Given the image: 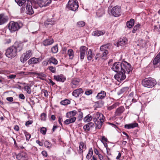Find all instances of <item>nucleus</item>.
Segmentation results:
<instances>
[{
  "mask_svg": "<svg viewBox=\"0 0 160 160\" xmlns=\"http://www.w3.org/2000/svg\"><path fill=\"white\" fill-rule=\"evenodd\" d=\"M111 69L115 72H118L114 75V77L120 82L125 79L126 73L129 74L132 70L130 64L125 61L115 62L113 64Z\"/></svg>",
  "mask_w": 160,
  "mask_h": 160,
  "instance_id": "1",
  "label": "nucleus"
},
{
  "mask_svg": "<svg viewBox=\"0 0 160 160\" xmlns=\"http://www.w3.org/2000/svg\"><path fill=\"white\" fill-rule=\"evenodd\" d=\"M105 118L103 115L98 112L93 114V121L96 125V129H100L104 121Z\"/></svg>",
  "mask_w": 160,
  "mask_h": 160,
  "instance_id": "2",
  "label": "nucleus"
},
{
  "mask_svg": "<svg viewBox=\"0 0 160 160\" xmlns=\"http://www.w3.org/2000/svg\"><path fill=\"white\" fill-rule=\"evenodd\" d=\"M77 112V111L76 110L68 112L66 114V117L69 118L64 121V123L68 125L71 123H74L76 119V118L74 116L76 115Z\"/></svg>",
  "mask_w": 160,
  "mask_h": 160,
  "instance_id": "3",
  "label": "nucleus"
},
{
  "mask_svg": "<svg viewBox=\"0 0 160 160\" xmlns=\"http://www.w3.org/2000/svg\"><path fill=\"white\" fill-rule=\"evenodd\" d=\"M157 84L155 79L151 78H146L142 81V85L145 87L152 88Z\"/></svg>",
  "mask_w": 160,
  "mask_h": 160,
  "instance_id": "4",
  "label": "nucleus"
},
{
  "mask_svg": "<svg viewBox=\"0 0 160 160\" xmlns=\"http://www.w3.org/2000/svg\"><path fill=\"white\" fill-rule=\"evenodd\" d=\"M22 26V24L14 21H11L9 24L8 28L11 32H15L19 30Z\"/></svg>",
  "mask_w": 160,
  "mask_h": 160,
  "instance_id": "5",
  "label": "nucleus"
},
{
  "mask_svg": "<svg viewBox=\"0 0 160 160\" xmlns=\"http://www.w3.org/2000/svg\"><path fill=\"white\" fill-rule=\"evenodd\" d=\"M78 6L77 0H69L67 7L70 10L75 11L77 10Z\"/></svg>",
  "mask_w": 160,
  "mask_h": 160,
  "instance_id": "6",
  "label": "nucleus"
},
{
  "mask_svg": "<svg viewBox=\"0 0 160 160\" xmlns=\"http://www.w3.org/2000/svg\"><path fill=\"white\" fill-rule=\"evenodd\" d=\"M17 54L16 49L13 46L8 48L5 53L6 56L10 58L14 57L16 56Z\"/></svg>",
  "mask_w": 160,
  "mask_h": 160,
  "instance_id": "7",
  "label": "nucleus"
},
{
  "mask_svg": "<svg viewBox=\"0 0 160 160\" xmlns=\"http://www.w3.org/2000/svg\"><path fill=\"white\" fill-rule=\"evenodd\" d=\"M108 11H110L112 14L115 17H118L120 15L121 8L119 6H116L111 10L109 7Z\"/></svg>",
  "mask_w": 160,
  "mask_h": 160,
  "instance_id": "8",
  "label": "nucleus"
},
{
  "mask_svg": "<svg viewBox=\"0 0 160 160\" xmlns=\"http://www.w3.org/2000/svg\"><path fill=\"white\" fill-rule=\"evenodd\" d=\"M109 49V45L108 44L104 45L102 46L100 48L101 53L100 54L102 57H106L108 53V49Z\"/></svg>",
  "mask_w": 160,
  "mask_h": 160,
  "instance_id": "9",
  "label": "nucleus"
},
{
  "mask_svg": "<svg viewBox=\"0 0 160 160\" xmlns=\"http://www.w3.org/2000/svg\"><path fill=\"white\" fill-rule=\"evenodd\" d=\"M32 52L31 50H29L26 53L23 54L20 58L21 61L24 63L32 56Z\"/></svg>",
  "mask_w": 160,
  "mask_h": 160,
  "instance_id": "10",
  "label": "nucleus"
},
{
  "mask_svg": "<svg viewBox=\"0 0 160 160\" xmlns=\"http://www.w3.org/2000/svg\"><path fill=\"white\" fill-rule=\"evenodd\" d=\"M38 3L41 7H46L51 3V0H37Z\"/></svg>",
  "mask_w": 160,
  "mask_h": 160,
  "instance_id": "11",
  "label": "nucleus"
},
{
  "mask_svg": "<svg viewBox=\"0 0 160 160\" xmlns=\"http://www.w3.org/2000/svg\"><path fill=\"white\" fill-rule=\"evenodd\" d=\"M31 4H32L31 2L27 0L26 6L27 13L29 15H32L34 13V11Z\"/></svg>",
  "mask_w": 160,
  "mask_h": 160,
  "instance_id": "12",
  "label": "nucleus"
},
{
  "mask_svg": "<svg viewBox=\"0 0 160 160\" xmlns=\"http://www.w3.org/2000/svg\"><path fill=\"white\" fill-rule=\"evenodd\" d=\"M128 40L127 38L123 37L120 38L117 42V45L118 47L119 46H124L128 43Z\"/></svg>",
  "mask_w": 160,
  "mask_h": 160,
  "instance_id": "13",
  "label": "nucleus"
},
{
  "mask_svg": "<svg viewBox=\"0 0 160 160\" xmlns=\"http://www.w3.org/2000/svg\"><path fill=\"white\" fill-rule=\"evenodd\" d=\"M41 61V59L40 58H36L33 57L31 58L28 61L29 64H36Z\"/></svg>",
  "mask_w": 160,
  "mask_h": 160,
  "instance_id": "14",
  "label": "nucleus"
},
{
  "mask_svg": "<svg viewBox=\"0 0 160 160\" xmlns=\"http://www.w3.org/2000/svg\"><path fill=\"white\" fill-rule=\"evenodd\" d=\"M18 160H27V156L26 153L22 152L18 154L16 156Z\"/></svg>",
  "mask_w": 160,
  "mask_h": 160,
  "instance_id": "15",
  "label": "nucleus"
},
{
  "mask_svg": "<svg viewBox=\"0 0 160 160\" xmlns=\"http://www.w3.org/2000/svg\"><path fill=\"white\" fill-rule=\"evenodd\" d=\"M94 126L93 123L90 122L88 123L83 126V128L85 132H88L91 128H93Z\"/></svg>",
  "mask_w": 160,
  "mask_h": 160,
  "instance_id": "16",
  "label": "nucleus"
},
{
  "mask_svg": "<svg viewBox=\"0 0 160 160\" xmlns=\"http://www.w3.org/2000/svg\"><path fill=\"white\" fill-rule=\"evenodd\" d=\"M86 149V146L85 144L83 142H80L78 152L79 153L82 154L83 151H84Z\"/></svg>",
  "mask_w": 160,
  "mask_h": 160,
  "instance_id": "17",
  "label": "nucleus"
},
{
  "mask_svg": "<svg viewBox=\"0 0 160 160\" xmlns=\"http://www.w3.org/2000/svg\"><path fill=\"white\" fill-rule=\"evenodd\" d=\"M54 79L57 81L58 82H64L66 80V78L63 75L60 74V75H54Z\"/></svg>",
  "mask_w": 160,
  "mask_h": 160,
  "instance_id": "18",
  "label": "nucleus"
},
{
  "mask_svg": "<svg viewBox=\"0 0 160 160\" xmlns=\"http://www.w3.org/2000/svg\"><path fill=\"white\" fill-rule=\"evenodd\" d=\"M106 95V92L103 91H101L96 97L97 99H102L105 98Z\"/></svg>",
  "mask_w": 160,
  "mask_h": 160,
  "instance_id": "19",
  "label": "nucleus"
},
{
  "mask_svg": "<svg viewBox=\"0 0 160 160\" xmlns=\"http://www.w3.org/2000/svg\"><path fill=\"white\" fill-rule=\"evenodd\" d=\"M125 108L123 106H121L118 108L116 110L115 115L116 116H119L124 111Z\"/></svg>",
  "mask_w": 160,
  "mask_h": 160,
  "instance_id": "20",
  "label": "nucleus"
},
{
  "mask_svg": "<svg viewBox=\"0 0 160 160\" xmlns=\"http://www.w3.org/2000/svg\"><path fill=\"white\" fill-rule=\"evenodd\" d=\"M83 93L82 89V88H80L74 90L72 93V95L76 97H78L80 94Z\"/></svg>",
  "mask_w": 160,
  "mask_h": 160,
  "instance_id": "21",
  "label": "nucleus"
},
{
  "mask_svg": "<svg viewBox=\"0 0 160 160\" xmlns=\"http://www.w3.org/2000/svg\"><path fill=\"white\" fill-rule=\"evenodd\" d=\"M16 49V52L18 51L20 52L22 50L23 48V45L22 43L18 42H16L13 45Z\"/></svg>",
  "mask_w": 160,
  "mask_h": 160,
  "instance_id": "22",
  "label": "nucleus"
},
{
  "mask_svg": "<svg viewBox=\"0 0 160 160\" xmlns=\"http://www.w3.org/2000/svg\"><path fill=\"white\" fill-rule=\"evenodd\" d=\"M8 17L4 14H0V25H2L8 21Z\"/></svg>",
  "mask_w": 160,
  "mask_h": 160,
  "instance_id": "23",
  "label": "nucleus"
},
{
  "mask_svg": "<svg viewBox=\"0 0 160 160\" xmlns=\"http://www.w3.org/2000/svg\"><path fill=\"white\" fill-rule=\"evenodd\" d=\"M79 80L78 79H73L71 82V87L72 88H75L79 85Z\"/></svg>",
  "mask_w": 160,
  "mask_h": 160,
  "instance_id": "24",
  "label": "nucleus"
},
{
  "mask_svg": "<svg viewBox=\"0 0 160 160\" xmlns=\"http://www.w3.org/2000/svg\"><path fill=\"white\" fill-rule=\"evenodd\" d=\"M54 42V40L52 38H48L43 42V44L45 46H47L52 44Z\"/></svg>",
  "mask_w": 160,
  "mask_h": 160,
  "instance_id": "25",
  "label": "nucleus"
},
{
  "mask_svg": "<svg viewBox=\"0 0 160 160\" xmlns=\"http://www.w3.org/2000/svg\"><path fill=\"white\" fill-rule=\"evenodd\" d=\"M55 21L53 18L48 19L44 22L46 27H48L49 25H52L55 24Z\"/></svg>",
  "mask_w": 160,
  "mask_h": 160,
  "instance_id": "26",
  "label": "nucleus"
},
{
  "mask_svg": "<svg viewBox=\"0 0 160 160\" xmlns=\"http://www.w3.org/2000/svg\"><path fill=\"white\" fill-rule=\"evenodd\" d=\"M138 124L136 122L132 123L129 124H126L124 126L125 128L128 129L133 128L135 127H138Z\"/></svg>",
  "mask_w": 160,
  "mask_h": 160,
  "instance_id": "27",
  "label": "nucleus"
},
{
  "mask_svg": "<svg viewBox=\"0 0 160 160\" xmlns=\"http://www.w3.org/2000/svg\"><path fill=\"white\" fill-rule=\"evenodd\" d=\"M105 33V32L99 30H97L93 31L92 33V35L95 36H100L103 35Z\"/></svg>",
  "mask_w": 160,
  "mask_h": 160,
  "instance_id": "28",
  "label": "nucleus"
},
{
  "mask_svg": "<svg viewBox=\"0 0 160 160\" xmlns=\"http://www.w3.org/2000/svg\"><path fill=\"white\" fill-rule=\"evenodd\" d=\"M25 85L24 86V89L25 91H26L27 93L29 94L31 93V86L28 84H26L25 83L23 84Z\"/></svg>",
  "mask_w": 160,
  "mask_h": 160,
  "instance_id": "29",
  "label": "nucleus"
},
{
  "mask_svg": "<svg viewBox=\"0 0 160 160\" xmlns=\"http://www.w3.org/2000/svg\"><path fill=\"white\" fill-rule=\"evenodd\" d=\"M160 62V54L158 53L153 59V64L154 65H156Z\"/></svg>",
  "mask_w": 160,
  "mask_h": 160,
  "instance_id": "30",
  "label": "nucleus"
},
{
  "mask_svg": "<svg viewBox=\"0 0 160 160\" xmlns=\"http://www.w3.org/2000/svg\"><path fill=\"white\" fill-rule=\"evenodd\" d=\"M48 62H49V64L52 63L54 65H56L58 63L57 60L53 57H51L48 59Z\"/></svg>",
  "mask_w": 160,
  "mask_h": 160,
  "instance_id": "31",
  "label": "nucleus"
},
{
  "mask_svg": "<svg viewBox=\"0 0 160 160\" xmlns=\"http://www.w3.org/2000/svg\"><path fill=\"white\" fill-rule=\"evenodd\" d=\"M93 119V115L92 116L90 114L86 116L83 119V120L85 122H89Z\"/></svg>",
  "mask_w": 160,
  "mask_h": 160,
  "instance_id": "32",
  "label": "nucleus"
},
{
  "mask_svg": "<svg viewBox=\"0 0 160 160\" xmlns=\"http://www.w3.org/2000/svg\"><path fill=\"white\" fill-rule=\"evenodd\" d=\"M134 20L133 19H131L129 21L127 22V26L129 28H131L134 25Z\"/></svg>",
  "mask_w": 160,
  "mask_h": 160,
  "instance_id": "33",
  "label": "nucleus"
},
{
  "mask_svg": "<svg viewBox=\"0 0 160 160\" xmlns=\"http://www.w3.org/2000/svg\"><path fill=\"white\" fill-rule=\"evenodd\" d=\"M93 54L91 49H89L87 55V59L88 60L90 61L92 59Z\"/></svg>",
  "mask_w": 160,
  "mask_h": 160,
  "instance_id": "34",
  "label": "nucleus"
},
{
  "mask_svg": "<svg viewBox=\"0 0 160 160\" xmlns=\"http://www.w3.org/2000/svg\"><path fill=\"white\" fill-rule=\"evenodd\" d=\"M35 75H37L38 76L37 78H40L42 80H44V78L46 77V75L44 73H35Z\"/></svg>",
  "mask_w": 160,
  "mask_h": 160,
  "instance_id": "35",
  "label": "nucleus"
},
{
  "mask_svg": "<svg viewBox=\"0 0 160 160\" xmlns=\"http://www.w3.org/2000/svg\"><path fill=\"white\" fill-rule=\"evenodd\" d=\"M68 54L69 56V59H72L74 57V52L72 49H69L68 51Z\"/></svg>",
  "mask_w": 160,
  "mask_h": 160,
  "instance_id": "36",
  "label": "nucleus"
},
{
  "mask_svg": "<svg viewBox=\"0 0 160 160\" xmlns=\"http://www.w3.org/2000/svg\"><path fill=\"white\" fill-rule=\"evenodd\" d=\"M88 48L85 46H82L80 48V53H86L87 51Z\"/></svg>",
  "mask_w": 160,
  "mask_h": 160,
  "instance_id": "37",
  "label": "nucleus"
},
{
  "mask_svg": "<svg viewBox=\"0 0 160 160\" xmlns=\"http://www.w3.org/2000/svg\"><path fill=\"white\" fill-rule=\"evenodd\" d=\"M15 2L17 3L18 4L19 6H22L24 4V5L26 4V0H15Z\"/></svg>",
  "mask_w": 160,
  "mask_h": 160,
  "instance_id": "38",
  "label": "nucleus"
},
{
  "mask_svg": "<svg viewBox=\"0 0 160 160\" xmlns=\"http://www.w3.org/2000/svg\"><path fill=\"white\" fill-rule=\"evenodd\" d=\"M44 146L47 148H50L52 146V144L48 141H46L44 143Z\"/></svg>",
  "mask_w": 160,
  "mask_h": 160,
  "instance_id": "39",
  "label": "nucleus"
},
{
  "mask_svg": "<svg viewBox=\"0 0 160 160\" xmlns=\"http://www.w3.org/2000/svg\"><path fill=\"white\" fill-rule=\"evenodd\" d=\"M129 90V88L125 87L122 88L119 91V94H121L123 93H126Z\"/></svg>",
  "mask_w": 160,
  "mask_h": 160,
  "instance_id": "40",
  "label": "nucleus"
},
{
  "mask_svg": "<svg viewBox=\"0 0 160 160\" xmlns=\"http://www.w3.org/2000/svg\"><path fill=\"white\" fill-rule=\"evenodd\" d=\"M93 151L92 148L89 149V152L86 156V158L89 160L93 154Z\"/></svg>",
  "mask_w": 160,
  "mask_h": 160,
  "instance_id": "41",
  "label": "nucleus"
},
{
  "mask_svg": "<svg viewBox=\"0 0 160 160\" xmlns=\"http://www.w3.org/2000/svg\"><path fill=\"white\" fill-rule=\"evenodd\" d=\"M60 103L62 105H66L68 104H70V101L68 99H65L64 100H62L61 101Z\"/></svg>",
  "mask_w": 160,
  "mask_h": 160,
  "instance_id": "42",
  "label": "nucleus"
},
{
  "mask_svg": "<svg viewBox=\"0 0 160 160\" xmlns=\"http://www.w3.org/2000/svg\"><path fill=\"white\" fill-rule=\"evenodd\" d=\"M140 26L141 25L140 24H138L135 25L134 26L133 29L132 31V33H135L137 30L139 29L140 28Z\"/></svg>",
  "mask_w": 160,
  "mask_h": 160,
  "instance_id": "43",
  "label": "nucleus"
},
{
  "mask_svg": "<svg viewBox=\"0 0 160 160\" xmlns=\"http://www.w3.org/2000/svg\"><path fill=\"white\" fill-rule=\"evenodd\" d=\"M57 45L53 46L51 49V52L52 53H56L58 51Z\"/></svg>",
  "mask_w": 160,
  "mask_h": 160,
  "instance_id": "44",
  "label": "nucleus"
},
{
  "mask_svg": "<svg viewBox=\"0 0 160 160\" xmlns=\"http://www.w3.org/2000/svg\"><path fill=\"white\" fill-rule=\"evenodd\" d=\"M119 104L118 103H115L112 105L108 107V109L109 110H111L112 109L116 108L117 106Z\"/></svg>",
  "mask_w": 160,
  "mask_h": 160,
  "instance_id": "45",
  "label": "nucleus"
},
{
  "mask_svg": "<svg viewBox=\"0 0 160 160\" xmlns=\"http://www.w3.org/2000/svg\"><path fill=\"white\" fill-rule=\"evenodd\" d=\"M47 129L46 128L42 127L40 129V132L43 135H45L46 133Z\"/></svg>",
  "mask_w": 160,
  "mask_h": 160,
  "instance_id": "46",
  "label": "nucleus"
},
{
  "mask_svg": "<svg viewBox=\"0 0 160 160\" xmlns=\"http://www.w3.org/2000/svg\"><path fill=\"white\" fill-rule=\"evenodd\" d=\"M49 70L52 73H55L56 72V69L55 67L53 66H49L48 67Z\"/></svg>",
  "mask_w": 160,
  "mask_h": 160,
  "instance_id": "47",
  "label": "nucleus"
},
{
  "mask_svg": "<svg viewBox=\"0 0 160 160\" xmlns=\"http://www.w3.org/2000/svg\"><path fill=\"white\" fill-rule=\"evenodd\" d=\"M77 24L78 27H83L85 26V23L84 21H80L78 22Z\"/></svg>",
  "mask_w": 160,
  "mask_h": 160,
  "instance_id": "48",
  "label": "nucleus"
},
{
  "mask_svg": "<svg viewBox=\"0 0 160 160\" xmlns=\"http://www.w3.org/2000/svg\"><path fill=\"white\" fill-rule=\"evenodd\" d=\"M25 134L26 137V140L28 141L31 138V135L27 132H25Z\"/></svg>",
  "mask_w": 160,
  "mask_h": 160,
  "instance_id": "49",
  "label": "nucleus"
},
{
  "mask_svg": "<svg viewBox=\"0 0 160 160\" xmlns=\"http://www.w3.org/2000/svg\"><path fill=\"white\" fill-rule=\"evenodd\" d=\"M46 117V115L44 113H42L41 115V119L43 121H45Z\"/></svg>",
  "mask_w": 160,
  "mask_h": 160,
  "instance_id": "50",
  "label": "nucleus"
},
{
  "mask_svg": "<svg viewBox=\"0 0 160 160\" xmlns=\"http://www.w3.org/2000/svg\"><path fill=\"white\" fill-rule=\"evenodd\" d=\"M92 90L89 89L88 90H87L85 92V94L87 95H89L91 94H92Z\"/></svg>",
  "mask_w": 160,
  "mask_h": 160,
  "instance_id": "51",
  "label": "nucleus"
},
{
  "mask_svg": "<svg viewBox=\"0 0 160 160\" xmlns=\"http://www.w3.org/2000/svg\"><path fill=\"white\" fill-rule=\"evenodd\" d=\"M85 55L86 53H80V57L81 61H82L84 59Z\"/></svg>",
  "mask_w": 160,
  "mask_h": 160,
  "instance_id": "52",
  "label": "nucleus"
},
{
  "mask_svg": "<svg viewBox=\"0 0 160 160\" xmlns=\"http://www.w3.org/2000/svg\"><path fill=\"white\" fill-rule=\"evenodd\" d=\"M108 141V139L104 136H102V140L101 142L104 143L103 141H105V142H107Z\"/></svg>",
  "mask_w": 160,
  "mask_h": 160,
  "instance_id": "53",
  "label": "nucleus"
},
{
  "mask_svg": "<svg viewBox=\"0 0 160 160\" xmlns=\"http://www.w3.org/2000/svg\"><path fill=\"white\" fill-rule=\"evenodd\" d=\"M42 64L43 66H46L48 64H49V62H48V61H44L42 62Z\"/></svg>",
  "mask_w": 160,
  "mask_h": 160,
  "instance_id": "54",
  "label": "nucleus"
},
{
  "mask_svg": "<svg viewBox=\"0 0 160 160\" xmlns=\"http://www.w3.org/2000/svg\"><path fill=\"white\" fill-rule=\"evenodd\" d=\"M36 142L37 144H38L40 146H43V143L42 142L40 141L39 140H36Z\"/></svg>",
  "mask_w": 160,
  "mask_h": 160,
  "instance_id": "55",
  "label": "nucleus"
},
{
  "mask_svg": "<svg viewBox=\"0 0 160 160\" xmlns=\"http://www.w3.org/2000/svg\"><path fill=\"white\" fill-rule=\"evenodd\" d=\"M6 99L10 102H12L13 101V98L12 97H7Z\"/></svg>",
  "mask_w": 160,
  "mask_h": 160,
  "instance_id": "56",
  "label": "nucleus"
},
{
  "mask_svg": "<svg viewBox=\"0 0 160 160\" xmlns=\"http://www.w3.org/2000/svg\"><path fill=\"white\" fill-rule=\"evenodd\" d=\"M83 117V113L82 112H80L78 116L79 120H81Z\"/></svg>",
  "mask_w": 160,
  "mask_h": 160,
  "instance_id": "57",
  "label": "nucleus"
},
{
  "mask_svg": "<svg viewBox=\"0 0 160 160\" xmlns=\"http://www.w3.org/2000/svg\"><path fill=\"white\" fill-rule=\"evenodd\" d=\"M16 77V75H10L8 76V78L10 79H13Z\"/></svg>",
  "mask_w": 160,
  "mask_h": 160,
  "instance_id": "58",
  "label": "nucleus"
},
{
  "mask_svg": "<svg viewBox=\"0 0 160 160\" xmlns=\"http://www.w3.org/2000/svg\"><path fill=\"white\" fill-rule=\"evenodd\" d=\"M19 98L22 99H25V96L24 95L22 94H20L19 95Z\"/></svg>",
  "mask_w": 160,
  "mask_h": 160,
  "instance_id": "59",
  "label": "nucleus"
},
{
  "mask_svg": "<svg viewBox=\"0 0 160 160\" xmlns=\"http://www.w3.org/2000/svg\"><path fill=\"white\" fill-rule=\"evenodd\" d=\"M44 96L45 97H47L48 96V92L47 90H44Z\"/></svg>",
  "mask_w": 160,
  "mask_h": 160,
  "instance_id": "60",
  "label": "nucleus"
},
{
  "mask_svg": "<svg viewBox=\"0 0 160 160\" xmlns=\"http://www.w3.org/2000/svg\"><path fill=\"white\" fill-rule=\"evenodd\" d=\"M32 122L31 121H28L26 122L25 125L26 126H28L32 123Z\"/></svg>",
  "mask_w": 160,
  "mask_h": 160,
  "instance_id": "61",
  "label": "nucleus"
},
{
  "mask_svg": "<svg viewBox=\"0 0 160 160\" xmlns=\"http://www.w3.org/2000/svg\"><path fill=\"white\" fill-rule=\"evenodd\" d=\"M14 129L15 130L18 131L19 130V127L18 125H15L14 128Z\"/></svg>",
  "mask_w": 160,
  "mask_h": 160,
  "instance_id": "62",
  "label": "nucleus"
},
{
  "mask_svg": "<svg viewBox=\"0 0 160 160\" xmlns=\"http://www.w3.org/2000/svg\"><path fill=\"white\" fill-rule=\"evenodd\" d=\"M42 155L44 156H47V152L45 151H43L42 152Z\"/></svg>",
  "mask_w": 160,
  "mask_h": 160,
  "instance_id": "63",
  "label": "nucleus"
},
{
  "mask_svg": "<svg viewBox=\"0 0 160 160\" xmlns=\"http://www.w3.org/2000/svg\"><path fill=\"white\" fill-rule=\"evenodd\" d=\"M98 157L100 160H102L103 159V157L101 154H99Z\"/></svg>",
  "mask_w": 160,
  "mask_h": 160,
  "instance_id": "64",
  "label": "nucleus"
}]
</instances>
